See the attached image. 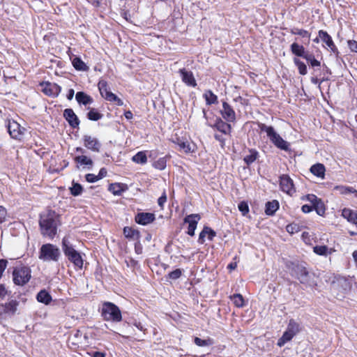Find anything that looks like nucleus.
<instances>
[{
    "label": "nucleus",
    "instance_id": "nucleus-19",
    "mask_svg": "<svg viewBox=\"0 0 357 357\" xmlns=\"http://www.w3.org/2000/svg\"><path fill=\"white\" fill-rule=\"evenodd\" d=\"M75 99L79 105H87L93 102V98L83 91H79L75 95Z\"/></svg>",
    "mask_w": 357,
    "mask_h": 357
},
{
    "label": "nucleus",
    "instance_id": "nucleus-57",
    "mask_svg": "<svg viewBox=\"0 0 357 357\" xmlns=\"http://www.w3.org/2000/svg\"><path fill=\"white\" fill-rule=\"evenodd\" d=\"M8 261L6 259H0V279L2 277L3 273L7 266Z\"/></svg>",
    "mask_w": 357,
    "mask_h": 357
},
{
    "label": "nucleus",
    "instance_id": "nucleus-6",
    "mask_svg": "<svg viewBox=\"0 0 357 357\" xmlns=\"http://www.w3.org/2000/svg\"><path fill=\"white\" fill-rule=\"evenodd\" d=\"M280 189L287 195L292 196L296 192L293 180L287 174L280 176Z\"/></svg>",
    "mask_w": 357,
    "mask_h": 357
},
{
    "label": "nucleus",
    "instance_id": "nucleus-22",
    "mask_svg": "<svg viewBox=\"0 0 357 357\" xmlns=\"http://www.w3.org/2000/svg\"><path fill=\"white\" fill-rule=\"evenodd\" d=\"M310 172L314 176L324 178L325 176V167L323 164L317 163L310 167Z\"/></svg>",
    "mask_w": 357,
    "mask_h": 357
},
{
    "label": "nucleus",
    "instance_id": "nucleus-24",
    "mask_svg": "<svg viewBox=\"0 0 357 357\" xmlns=\"http://www.w3.org/2000/svg\"><path fill=\"white\" fill-rule=\"evenodd\" d=\"M279 208V202L277 200L268 202L266 204L265 213L268 215H273Z\"/></svg>",
    "mask_w": 357,
    "mask_h": 357
},
{
    "label": "nucleus",
    "instance_id": "nucleus-47",
    "mask_svg": "<svg viewBox=\"0 0 357 357\" xmlns=\"http://www.w3.org/2000/svg\"><path fill=\"white\" fill-rule=\"evenodd\" d=\"M313 209L316 211L318 215H322L325 213V208L324 203L320 199H318L317 202L312 206Z\"/></svg>",
    "mask_w": 357,
    "mask_h": 357
},
{
    "label": "nucleus",
    "instance_id": "nucleus-53",
    "mask_svg": "<svg viewBox=\"0 0 357 357\" xmlns=\"http://www.w3.org/2000/svg\"><path fill=\"white\" fill-rule=\"evenodd\" d=\"M301 199L303 200H305L310 202L312 204V206H313L314 203L317 202L318 200L317 197L313 194H308L305 196H303Z\"/></svg>",
    "mask_w": 357,
    "mask_h": 357
},
{
    "label": "nucleus",
    "instance_id": "nucleus-32",
    "mask_svg": "<svg viewBox=\"0 0 357 357\" xmlns=\"http://www.w3.org/2000/svg\"><path fill=\"white\" fill-rule=\"evenodd\" d=\"M102 98H104L105 100L109 101V102H114L116 104L119 106H121L123 105V102L121 99H120L117 96H116L114 93L111 92L110 91L107 92V93H105L103 95Z\"/></svg>",
    "mask_w": 357,
    "mask_h": 357
},
{
    "label": "nucleus",
    "instance_id": "nucleus-14",
    "mask_svg": "<svg viewBox=\"0 0 357 357\" xmlns=\"http://www.w3.org/2000/svg\"><path fill=\"white\" fill-rule=\"evenodd\" d=\"M318 34L320 39L331 49L333 52H337V49L334 44L331 36L326 31L320 30Z\"/></svg>",
    "mask_w": 357,
    "mask_h": 357
},
{
    "label": "nucleus",
    "instance_id": "nucleus-38",
    "mask_svg": "<svg viewBox=\"0 0 357 357\" xmlns=\"http://www.w3.org/2000/svg\"><path fill=\"white\" fill-rule=\"evenodd\" d=\"M194 342L198 347H208L213 345L215 343L213 339L211 337L202 340L197 337L195 338Z\"/></svg>",
    "mask_w": 357,
    "mask_h": 357
},
{
    "label": "nucleus",
    "instance_id": "nucleus-20",
    "mask_svg": "<svg viewBox=\"0 0 357 357\" xmlns=\"http://www.w3.org/2000/svg\"><path fill=\"white\" fill-rule=\"evenodd\" d=\"M123 234L126 238L130 240L139 241L140 238L139 231L130 227H125L123 228Z\"/></svg>",
    "mask_w": 357,
    "mask_h": 357
},
{
    "label": "nucleus",
    "instance_id": "nucleus-64",
    "mask_svg": "<svg viewBox=\"0 0 357 357\" xmlns=\"http://www.w3.org/2000/svg\"><path fill=\"white\" fill-rule=\"evenodd\" d=\"M107 169L105 168H101L99 171V173L98 174V177L99 179H102V178L105 177L107 176Z\"/></svg>",
    "mask_w": 357,
    "mask_h": 357
},
{
    "label": "nucleus",
    "instance_id": "nucleus-41",
    "mask_svg": "<svg viewBox=\"0 0 357 357\" xmlns=\"http://www.w3.org/2000/svg\"><path fill=\"white\" fill-rule=\"evenodd\" d=\"M103 115L95 108H91L87 113V118L91 121H98L102 119Z\"/></svg>",
    "mask_w": 357,
    "mask_h": 357
},
{
    "label": "nucleus",
    "instance_id": "nucleus-25",
    "mask_svg": "<svg viewBox=\"0 0 357 357\" xmlns=\"http://www.w3.org/2000/svg\"><path fill=\"white\" fill-rule=\"evenodd\" d=\"M19 305V302L16 300H11L4 305V312L7 314H14Z\"/></svg>",
    "mask_w": 357,
    "mask_h": 357
},
{
    "label": "nucleus",
    "instance_id": "nucleus-18",
    "mask_svg": "<svg viewBox=\"0 0 357 357\" xmlns=\"http://www.w3.org/2000/svg\"><path fill=\"white\" fill-rule=\"evenodd\" d=\"M342 216L347 219L348 222L357 225V211L350 208H344L342 211Z\"/></svg>",
    "mask_w": 357,
    "mask_h": 357
},
{
    "label": "nucleus",
    "instance_id": "nucleus-8",
    "mask_svg": "<svg viewBox=\"0 0 357 357\" xmlns=\"http://www.w3.org/2000/svg\"><path fill=\"white\" fill-rule=\"evenodd\" d=\"M83 142L84 146L93 151V152H100L101 149V143L95 137L85 135L83 136Z\"/></svg>",
    "mask_w": 357,
    "mask_h": 357
},
{
    "label": "nucleus",
    "instance_id": "nucleus-40",
    "mask_svg": "<svg viewBox=\"0 0 357 357\" xmlns=\"http://www.w3.org/2000/svg\"><path fill=\"white\" fill-rule=\"evenodd\" d=\"M132 161L138 164H145L147 162V157L144 152L139 151L132 157Z\"/></svg>",
    "mask_w": 357,
    "mask_h": 357
},
{
    "label": "nucleus",
    "instance_id": "nucleus-7",
    "mask_svg": "<svg viewBox=\"0 0 357 357\" xmlns=\"http://www.w3.org/2000/svg\"><path fill=\"white\" fill-rule=\"evenodd\" d=\"M8 132L11 137L17 139H21L24 135L26 129L22 127L17 122L9 121L7 125Z\"/></svg>",
    "mask_w": 357,
    "mask_h": 357
},
{
    "label": "nucleus",
    "instance_id": "nucleus-13",
    "mask_svg": "<svg viewBox=\"0 0 357 357\" xmlns=\"http://www.w3.org/2000/svg\"><path fill=\"white\" fill-rule=\"evenodd\" d=\"M61 91V88L59 85L55 83L47 82L45 84L43 89V92L50 96L56 97Z\"/></svg>",
    "mask_w": 357,
    "mask_h": 357
},
{
    "label": "nucleus",
    "instance_id": "nucleus-34",
    "mask_svg": "<svg viewBox=\"0 0 357 357\" xmlns=\"http://www.w3.org/2000/svg\"><path fill=\"white\" fill-rule=\"evenodd\" d=\"M289 32L293 35H298L303 38H307V43L310 41V33H309L307 30L298 29L297 27H293L289 29Z\"/></svg>",
    "mask_w": 357,
    "mask_h": 357
},
{
    "label": "nucleus",
    "instance_id": "nucleus-46",
    "mask_svg": "<svg viewBox=\"0 0 357 357\" xmlns=\"http://www.w3.org/2000/svg\"><path fill=\"white\" fill-rule=\"evenodd\" d=\"M70 193L73 196H79L82 194L83 188L80 184L73 181L72 187L70 188Z\"/></svg>",
    "mask_w": 357,
    "mask_h": 357
},
{
    "label": "nucleus",
    "instance_id": "nucleus-52",
    "mask_svg": "<svg viewBox=\"0 0 357 357\" xmlns=\"http://www.w3.org/2000/svg\"><path fill=\"white\" fill-rule=\"evenodd\" d=\"M182 275V270L180 268H177L169 273V278L172 280H177Z\"/></svg>",
    "mask_w": 357,
    "mask_h": 357
},
{
    "label": "nucleus",
    "instance_id": "nucleus-27",
    "mask_svg": "<svg viewBox=\"0 0 357 357\" xmlns=\"http://www.w3.org/2000/svg\"><path fill=\"white\" fill-rule=\"evenodd\" d=\"M62 249L64 255L68 257L77 250L74 249L73 245L70 243L68 239L64 237L62 240Z\"/></svg>",
    "mask_w": 357,
    "mask_h": 357
},
{
    "label": "nucleus",
    "instance_id": "nucleus-12",
    "mask_svg": "<svg viewBox=\"0 0 357 357\" xmlns=\"http://www.w3.org/2000/svg\"><path fill=\"white\" fill-rule=\"evenodd\" d=\"M155 215L151 213H138L135 216V222L142 225H146L155 220Z\"/></svg>",
    "mask_w": 357,
    "mask_h": 357
},
{
    "label": "nucleus",
    "instance_id": "nucleus-26",
    "mask_svg": "<svg viewBox=\"0 0 357 357\" xmlns=\"http://www.w3.org/2000/svg\"><path fill=\"white\" fill-rule=\"evenodd\" d=\"M68 259L69 261H70L73 264L79 268H82L83 266V259L82 258L81 255L77 252H75L72 255L68 257Z\"/></svg>",
    "mask_w": 357,
    "mask_h": 357
},
{
    "label": "nucleus",
    "instance_id": "nucleus-29",
    "mask_svg": "<svg viewBox=\"0 0 357 357\" xmlns=\"http://www.w3.org/2000/svg\"><path fill=\"white\" fill-rule=\"evenodd\" d=\"M290 49L292 54L297 56L303 57L305 54L304 47L297 43H292L290 46Z\"/></svg>",
    "mask_w": 357,
    "mask_h": 357
},
{
    "label": "nucleus",
    "instance_id": "nucleus-55",
    "mask_svg": "<svg viewBox=\"0 0 357 357\" xmlns=\"http://www.w3.org/2000/svg\"><path fill=\"white\" fill-rule=\"evenodd\" d=\"M348 46L352 52L357 53V41L354 40H348Z\"/></svg>",
    "mask_w": 357,
    "mask_h": 357
},
{
    "label": "nucleus",
    "instance_id": "nucleus-9",
    "mask_svg": "<svg viewBox=\"0 0 357 357\" xmlns=\"http://www.w3.org/2000/svg\"><path fill=\"white\" fill-rule=\"evenodd\" d=\"M201 217L199 214H190L187 215L184 218V222L188 224V234L193 236L195 235V231L197 228L199 220Z\"/></svg>",
    "mask_w": 357,
    "mask_h": 357
},
{
    "label": "nucleus",
    "instance_id": "nucleus-39",
    "mask_svg": "<svg viewBox=\"0 0 357 357\" xmlns=\"http://www.w3.org/2000/svg\"><path fill=\"white\" fill-rule=\"evenodd\" d=\"M294 266L292 268V273L291 275L296 277L298 279V276H301L305 271H307V269L299 264H292Z\"/></svg>",
    "mask_w": 357,
    "mask_h": 357
},
{
    "label": "nucleus",
    "instance_id": "nucleus-28",
    "mask_svg": "<svg viewBox=\"0 0 357 357\" xmlns=\"http://www.w3.org/2000/svg\"><path fill=\"white\" fill-rule=\"evenodd\" d=\"M72 64L77 70L87 71L89 70V67L79 57L75 56L73 58Z\"/></svg>",
    "mask_w": 357,
    "mask_h": 357
},
{
    "label": "nucleus",
    "instance_id": "nucleus-21",
    "mask_svg": "<svg viewBox=\"0 0 357 357\" xmlns=\"http://www.w3.org/2000/svg\"><path fill=\"white\" fill-rule=\"evenodd\" d=\"M248 153L249 154L244 157L243 161L248 166H250L258 159L259 153L255 149H249Z\"/></svg>",
    "mask_w": 357,
    "mask_h": 357
},
{
    "label": "nucleus",
    "instance_id": "nucleus-2",
    "mask_svg": "<svg viewBox=\"0 0 357 357\" xmlns=\"http://www.w3.org/2000/svg\"><path fill=\"white\" fill-rule=\"evenodd\" d=\"M258 127L261 132H266L270 141L281 150L288 151L289 150V143L284 139L275 130L273 126H266L262 123H258Z\"/></svg>",
    "mask_w": 357,
    "mask_h": 357
},
{
    "label": "nucleus",
    "instance_id": "nucleus-56",
    "mask_svg": "<svg viewBox=\"0 0 357 357\" xmlns=\"http://www.w3.org/2000/svg\"><path fill=\"white\" fill-rule=\"evenodd\" d=\"M167 202L166 193L164 192L162 195L158 198V204L160 208H163L165 203Z\"/></svg>",
    "mask_w": 357,
    "mask_h": 357
},
{
    "label": "nucleus",
    "instance_id": "nucleus-10",
    "mask_svg": "<svg viewBox=\"0 0 357 357\" xmlns=\"http://www.w3.org/2000/svg\"><path fill=\"white\" fill-rule=\"evenodd\" d=\"M222 118L227 122L236 121V113L233 107L227 102H222V109L220 110Z\"/></svg>",
    "mask_w": 357,
    "mask_h": 357
},
{
    "label": "nucleus",
    "instance_id": "nucleus-23",
    "mask_svg": "<svg viewBox=\"0 0 357 357\" xmlns=\"http://www.w3.org/2000/svg\"><path fill=\"white\" fill-rule=\"evenodd\" d=\"M36 299L39 303L48 305L52 301V296L46 290L43 289L38 293Z\"/></svg>",
    "mask_w": 357,
    "mask_h": 357
},
{
    "label": "nucleus",
    "instance_id": "nucleus-31",
    "mask_svg": "<svg viewBox=\"0 0 357 357\" xmlns=\"http://www.w3.org/2000/svg\"><path fill=\"white\" fill-rule=\"evenodd\" d=\"M74 160L78 164L89 166V169L92 167L93 164V160L86 155L76 156Z\"/></svg>",
    "mask_w": 357,
    "mask_h": 357
},
{
    "label": "nucleus",
    "instance_id": "nucleus-50",
    "mask_svg": "<svg viewBox=\"0 0 357 357\" xmlns=\"http://www.w3.org/2000/svg\"><path fill=\"white\" fill-rule=\"evenodd\" d=\"M334 189L339 191L341 195H347L351 193V192H354V188L350 186L337 185Z\"/></svg>",
    "mask_w": 357,
    "mask_h": 357
},
{
    "label": "nucleus",
    "instance_id": "nucleus-42",
    "mask_svg": "<svg viewBox=\"0 0 357 357\" xmlns=\"http://www.w3.org/2000/svg\"><path fill=\"white\" fill-rule=\"evenodd\" d=\"M176 143L180 149L183 150L185 153H190L192 151L191 146L188 141H183L178 138Z\"/></svg>",
    "mask_w": 357,
    "mask_h": 357
},
{
    "label": "nucleus",
    "instance_id": "nucleus-60",
    "mask_svg": "<svg viewBox=\"0 0 357 357\" xmlns=\"http://www.w3.org/2000/svg\"><path fill=\"white\" fill-rule=\"evenodd\" d=\"M137 241V242L135 243V250L137 254L139 255V254H142V247L139 242V240Z\"/></svg>",
    "mask_w": 357,
    "mask_h": 357
},
{
    "label": "nucleus",
    "instance_id": "nucleus-3",
    "mask_svg": "<svg viewBox=\"0 0 357 357\" xmlns=\"http://www.w3.org/2000/svg\"><path fill=\"white\" fill-rule=\"evenodd\" d=\"M102 316L106 321L119 322L121 321L122 316L117 305L111 302H105L102 307Z\"/></svg>",
    "mask_w": 357,
    "mask_h": 357
},
{
    "label": "nucleus",
    "instance_id": "nucleus-51",
    "mask_svg": "<svg viewBox=\"0 0 357 357\" xmlns=\"http://www.w3.org/2000/svg\"><path fill=\"white\" fill-rule=\"evenodd\" d=\"M238 210L243 215H245L249 212V206L247 202H241L238 206Z\"/></svg>",
    "mask_w": 357,
    "mask_h": 357
},
{
    "label": "nucleus",
    "instance_id": "nucleus-33",
    "mask_svg": "<svg viewBox=\"0 0 357 357\" xmlns=\"http://www.w3.org/2000/svg\"><path fill=\"white\" fill-rule=\"evenodd\" d=\"M312 276L307 271H305L301 276H298V280L301 283L308 285V286H314L315 285V282L312 280Z\"/></svg>",
    "mask_w": 357,
    "mask_h": 357
},
{
    "label": "nucleus",
    "instance_id": "nucleus-5",
    "mask_svg": "<svg viewBox=\"0 0 357 357\" xmlns=\"http://www.w3.org/2000/svg\"><path fill=\"white\" fill-rule=\"evenodd\" d=\"M13 282L15 284L22 286L31 278V270L26 266L15 267L13 272Z\"/></svg>",
    "mask_w": 357,
    "mask_h": 357
},
{
    "label": "nucleus",
    "instance_id": "nucleus-15",
    "mask_svg": "<svg viewBox=\"0 0 357 357\" xmlns=\"http://www.w3.org/2000/svg\"><path fill=\"white\" fill-rule=\"evenodd\" d=\"M179 73L182 81L188 86L195 87L197 85L194 75L191 71L186 70L185 68L180 69Z\"/></svg>",
    "mask_w": 357,
    "mask_h": 357
},
{
    "label": "nucleus",
    "instance_id": "nucleus-1",
    "mask_svg": "<svg viewBox=\"0 0 357 357\" xmlns=\"http://www.w3.org/2000/svg\"><path fill=\"white\" fill-rule=\"evenodd\" d=\"M59 222V217L53 211H48L47 213L40 215L39 225L41 234L53 238L56 234Z\"/></svg>",
    "mask_w": 357,
    "mask_h": 357
},
{
    "label": "nucleus",
    "instance_id": "nucleus-37",
    "mask_svg": "<svg viewBox=\"0 0 357 357\" xmlns=\"http://www.w3.org/2000/svg\"><path fill=\"white\" fill-rule=\"evenodd\" d=\"M287 330L296 335L301 330L300 324L294 319H290Z\"/></svg>",
    "mask_w": 357,
    "mask_h": 357
},
{
    "label": "nucleus",
    "instance_id": "nucleus-58",
    "mask_svg": "<svg viewBox=\"0 0 357 357\" xmlns=\"http://www.w3.org/2000/svg\"><path fill=\"white\" fill-rule=\"evenodd\" d=\"M6 216V210L4 207L0 206V223L5 221Z\"/></svg>",
    "mask_w": 357,
    "mask_h": 357
},
{
    "label": "nucleus",
    "instance_id": "nucleus-59",
    "mask_svg": "<svg viewBox=\"0 0 357 357\" xmlns=\"http://www.w3.org/2000/svg\"><path fill=\"white\" fill-rule=\"evenodd\" d=\"M306 61H307L308 64L312 62L313 60L316 59L314 58V56L312 54L305 53L304 56H303Z\"/></svg>",
    "mask_w": 357,
    "mask_h": 357
},
{
    "label": "nucleus",
    "instance_id": "nucleus-61",
    "mask_svg": "<svg viewBox=\"0 0 357 357\" xmlns=\"http://www.w3.org/2000/svg\"><path fill=\"white\" fill-rule=\"evenodd\" d=\"M214 137H215V139L217 141H218V142H220V145H221V146H222V147H224V146H225V138H224L222 135H218V134H215Z\"/></svg>",
    "mask_w": 357,
    "mask_h": 357
},
{
    "label": "nucleus",
    "instance_id": "nucleus-30",
    "mask_svg": "<svg viewBox=\"0 0 357 357\" xmlns=\"http://www.w3.org/2000/svg\"><path fill=\"white\" fill-rule=\"evenodd\" d=\"M108 190L114 195H121L126 188L123 184L112 183L109 185Z\"/></svg>",
    "mask_w": 357,
    "mask_h": 357
},
{
    "label": "nucleus",
    "instance_id": "nucleus-16",
    "mask_svg": "<svg viewBox=\"0 0 357 357\" xmlns=\"http://www.w3.org/2000/svg\"><path fill=\"white\" fill-rule=\"evenodd\" d=\"M207 124L209 126L216 128L218 130H219L220 132H221L225 135L229 134L231 132V125L228 123L223 121L220 118H218L216 119L215 123L213 126H212L209 123H207Z\"/></svg>",
    "mask_w": 357,
    "mask_h": 357
},
{
    "label": "nucleus",
    "instance_id": "nucleus-43",
    "mask_svg": "<svg viewBox=\"0 0 357 357\" xmlns=\"http://www.w3.org/2000/svg\"><path fill=\"white\" fill-rule=\"evenodd\" d=\"M313 251L318 255L326 256L328 253V248L326 245H316L313 248Z\"/></svg>",
    "mask_w": 357,
    "mask_h": 357
},
{
    "label": "nucleus",
    "instance_id": "nucleus-11",
    "mask_svg": "<svg viewBox=\"0 0 357 357\" xmlns=\"http://www.w3.org/2000/svg\"><path fill=\"white\" fill-rule=\"evenodd\" d=\"M63 117L73 128H77L80 123L77 116L75 114L73 109L68 108L64 109Z\"/></svg>",
    "mask_w": 357,
    "mask_h": 357
},
{
    "label": "nucleus",
    "instance_id": "nucleus-4",
    "mask_svg": "<svg viewBox=\"0 0 357 357\" xmlns=\"http://www.w3.org/2000/svg\"><path fill=\"white\" fill-rule=\"evenodd\" d=\"M60 255V250L56 245L47 243L41 246L38 257L44 261H57Z\"/></svg>",
    "mask_w": 357,
    "mask_h": 357
},
{
    "label": "nucleus",
    "instance_id": "nucleus-17",
    "mask_svg": "<svg viewBox=\"0 0 357 357\" xmlns=\"http://www.w3.org/2000/svg\"><path fill=\"white\" fill-rule=\"evenodd\" d=\"M206 236H208V238L211 241L216 236V233L211 228L204 227L199 234L198 242L201 244L204 243Z\"/></svg>",
    "mask_w": 357,
    "mask_h": 357
},
{
    "label": "nucleus",
    "instance_id": "nucleus-63",
    "mask_svg": "<svg viewBox=\"0 0 357 357\" xmlns=\"http://www.w3.org/2000/svg\"><path fill=\"white\" fill-rule=\"evenodd\" d=\"M301 210L305 213H308L313 210L312 206L305 204L302 206Z\"/></svg>",
    "mask_w": 357,
    "mask_h": 357
},
{
    "label": "nucleus",
    "instance_id": "nucleus-44",
    "mask_svg": "<svg viewBox=\"0 0 357 357\" xmlns=\"http://www.w3.org/2000/svg\"><path fill=\"white\" fill-rule=\"evenodd\" d=\"M294 62L297 66L298 72L301 75H305L307 73L306 65L298 59H294Z\"/></svg>",
    "mask_w": 357,
    "mask_h": 357
},
{
    "label": "nucleus",
    "instance_id": "nucleus-48",
    "mask_svg": "<svg viewBox=\"0 0 357 357\" xmlns=\"http://www.w3.org/2000/svg\"><path fill=\"white\" fill-rule=\"evenodd\" d=\"M153 167L159 170H163L167 166V160L165 157L160 158L153 163Z\"/></svg>",
    "mask_w": 357,
    "mask_h": 357
},
{
    "label": "nucleus",
    "instance_id": "nucleus-45",
    "mask_svg": "<svg viewBox=\"0 0 357 357\" xmlns=\"http://www.w3.org/2000/svg\"><path fill=\"white\" fill-rule=\"evenodd\" d=\"M231 299L233 301L234 304L238 307H243L244 305V299L241 294H236L231 296Z\"/></svg>",
    "mask_w": 357,
    "mask_h": 357
},
{
    "label": "nucleus",
    "instance_id": "nucleus-62",
    "mask_svg": "<svg viewBox=\"0 0 357 357\" xmlns=\"http://www.w3.org/2000/svg\"><path fill=\"white\" fill-rule=\"evenodd\" d=\"M338 282H343L344 289L347 290L351 288V284L350 282L345 280V279H341L338 280Z\"/></svg>",
    "mask_w": 357,
    "mask_h": 357
},
{
    "label": "nucleus",
    "instance_id": "nucleus-54",
    "mask_svg": "<svg viewBox=\"0 0 357 357\" xmlns=\"http://www.w3.org/2000/svg\"><path fill=\"white\" fill-rule=\"evenodd\" d=\"M85 178L86 181H88L89 183H94L100 180L99 178L98 177V175H95L93 174H87L85 176Z\"/></svg>",
    "mask_w": 357,
    "mask_h": 357
},
{
    "label": "nucleus",
    "instance_id": "nucleus-49",
    "mask_svg": "<svg viewBox=\"0 0 357 357\" xmlns=\"http://www.w3.org/2000/svg\"><path fill=\"white\" fill-rule=\"evenodd\" d=\"M98 87L102 97L103 95H105V93H107V92L109 91V88L108 87L107 82L105 80H100L98 84Z\"/></svg>",
    "mask_w": 357,
    "mask_h": 357
},
{
    "label": "nucleus",
    "instance_id": "nucleus-35",
    "mask_svg": "<svg viewBox=\"0 0 357 357\" xmlns=\"http://www.w3.org/2000/svg\"><path fill=\"white\" fill-rule=\"evenodd\" d=\"M295 335L289 332L287 330L284 332L282 336L278 340V346L280 347L284 346L287 342L290 341Z\"/></svg>",
    "mask_w": 357,
    "mask_h": 357
},
{
    "label": "nucleus",
    "instance_id": "nucleus-36",
    "mask_svg": "<svg viewBox=\"0 0 357 357\" xmlns=\"http://www.w3.org/2000/svg\"><path fill=\"white\" fill-rule=\"evenodd\" d=\"M206 102L208 105L218 103V96L215 95L211 90L206 91L204 94Z\"/></svg>",
    "mask_w": 357,
    "mask_h": 357
}]
</instances>
